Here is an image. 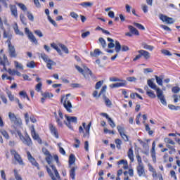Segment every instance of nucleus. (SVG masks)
<instances>
[{"label":"nucleus","instance_id":"f257e3e1","mask_svg":"<svg viewBox=\"0 0 180 180\" xmlns=\"http://www.w3.org/2000/svg\"><path fill=\"white\" fill-rule=\"evenodd\" d=\"M67 121H64L65 124L70 129V130H74V127L72 126V123H75L77 124L78 123V118L77 117H70L67 115H65Z\"/></svg>","mask_w":180,"mask_h":180},{"label":"nucleus","instance_id":"f03ea898","mask_svg":"<svg viewBox=\"0 0 180 180\" xmlns=\"http://www.w3.org/2000/svg\"><path fill=\"white\" fill-rule=\"evenodd\" d=\"M17 134L20 140L22 141L23 144H25V146H28V147H30V146H32V139H30V136H29L27 134L25 135V136H23L20 131H17Z\"/></svg>","mask_w":180,"mask_h":180},{"label":"nucleus","instance_id":"7ed1b4c3","mask_svg":"<svg viewBox=\"0 0 180 180\" xmlns=\"http://www.w3.org/2000/svg\"><path fill=\"white\" fill-rule=\"evenodd\" d=\"M68 96H71V94H66L65 99L63 102V106L65 109H66L67 112L71 113L72 112V104L71 103L70 99H68Z\"/></svg>","mask_w":180,"mask_h":180},{"label":"nucleus","instance_id":"20e7f679","mask_svg":"<svg viewBox=\"0 0 180 180\" xmlns=\"http://www.w3.org/2000/svg\"><path fill=\"white\" fill-rule=\"evenodd\" d=\"M6 43H8V53L10 57L13 58L18 57V53H16V50L15 49V46L12 45L11 39L7 40Z\"/></svg>","mask_w":180,"mask_h":180},{"label":"nucleus","instance_id":"39448f33","mask_svg":"<svg viewBox=\"0 0 180 180\" xmlns=\"http://www.w3.org/2000/svg\"><path fill=\"white\" fill-rule=\"evenodd\" d=\"M155 91H156L157 97L160 99L162 105L167 106V100H165V97L164 96V91H162L160 87Z\"/></svg>","mask_w":180,"mask_h":180},{"label":"nucleus","instance_id":"423d86ee","mask_svg":"<svg viewBox=\"0 0 180 180\" xmlns=\"http://www.w3.org/2000/svg\"><path fill=\"white\" fill-rule=\"evenodd\" d=\"M165 143H166V147L170 150L171 151H173V153H176V150L175 149V141H174L172 139L169 138H165L164 139ZM171 144V145H169Z\"/></svg>","mask_w":180,"mask_h":180},{"label":"nucleus","instance_id":"0eeeda50","mask_svg":"<svg viewBox=\"0 0 180 180\" xmlns=\"http://www.w3.org/2000/svg\"><path fill=\"white\" fill-rule=\"evenodd\" d=\"M82 126L85 130V132L83 135V137L85 139V138H87V139H89V136H90V130H91V126H92V122H90L88 125L86 126V123L85 122H83L82 123Z\"/></svg>","mask_w":180,"mask_h":180},{"label":"nucleus","instance_id":"6e6552de","mask_svg":"<svg viewBox=\"0 0 180 180\" xmlns=\"http://www.w3.org/2000/svg\"><path fill=\"white\" fill-rule=\"evenodd\" d=\"M8 117L12 123H14V124H21L22 121L20 118L16 117V115H15V113L12 112H8Z\"/></svg>","mask_w":180,"mask_h":180},{"label":"nucleus","instance_id":"1a4fd4ad","mask_svg":"<svg viewBox=\"0 0 180 180\" xmlns=\"http://www.w3.org/2000/svg\"><path fill=\"white\" fill-rule=\"evenodd\" d=\"M117 129L118 130L119 134H120L122 139H123V140H124L125 141H129V136H127L126 134V131L124 130V127L118 125L117 127Z\"/></svg>","mask_w":180,"mask_h":180},{"label":"nucleus","instance_id":"9d476101","mask_svg":"<svg viewBox=\"0 0 180 180\" xmlns=\"http://www.w3.org/2000/svg\"><path fill=\"white\" fill-rule=\"evenodd\" d=\"M12 154L13 155L15 161H17L19 165H25V163L23 162V160L22 159V157H20V155H19L18 152L13 150Z\"/></svg>","mask_w":180,"mask_h":180},{"label":"nucleus","instance_id":"9b49d317","mask_svg":"<svg viewBox=\"0 0 180 180\" xmlns=\"http://www.w3.org/2000/svg\"><path fill=\"white\" fill-rule=\"evenodd\" d=\"M160 19L162 22H165L166 23H169V25H172V23H174V22H175V20H174V18H169V17H168L167 15H164L162 14H161L160 15Z\"/></svg>","mask_w":180,"mask_h":180},{"label":"nucleus","instance_id":"f8f14e48","mask_svg":"<svg viewBox=\"0 0 180 180\" xmlns=\"http://www.w3.org/2000/svg\"><path fill=\"white\" fill-rule=\"evenodd\" d=\"M31 135L34 140L38 141V143H39V144H41V139H40V136L36 133V129H34V125L32 126Z\"/></svg>","mask_w":180,"mask_h":180},{"label":"nucleus","instance_id":"ddd939ff","mask_svg":"<svg viewBox=\"0 0 180 180\" xmlns=\"http://www.w3.org/2000/svg\"><path fill=\"white\" fill-rule=\"evenodd\" d=\"M120 82L112 84L110 85V88H120V86H126L127 82L126 80H120Z\"/></svg>","mask_w":180,"mask_h":180},{"label":"nucleus","instance_id":"4468645a","mask_svg":"<svg viewBox=\"0 0 180 180\" xmlns=\"http://www.w3.org/2000/svg\"><path fill=\"white\" fill-rule=\"evenodd\" d=\"M136 171L139 176H144L146 175V170L144 169V165H138Z\"/></svg>","mask_w":180,"mask_h":180},{"label":"nucleus","instance_id":"2eb2a0df","mask_svg":"<svg viewBox=\"0 0 180 180\" xmlns=\"http://www.w3.org/2000/svg\"><path fill=\"white\" fill-rule=\"evenodd\" d=\"M154 81H155L154 78L148 79L147 84L149 87L151 88V89H153V91H156L159 87L157 86V84H155V83H154Z\"/></svg>","mask_w":180,"mask_h":180},{"label":"nucleus","instance_id":"dca6fc26","mask_svg":"<svg viewBox=\"0 0 180 180\" xmlns=\"http://www.w3.org/2000/svg\"><path fill=\"white\" fill-rule=\"evenodd\" d=\"M49 129H50L51 134L53 136H54V137H56V139H58V131L57 130V128H56V127H54V125L51 124L49 125Z\"/></svg>","mask_w":180,"mask_h":180},{"label":"nucleus","instance_id":"f3484780","mask_svg":"<svg viewBox=\"0 0 180 180\" xmlns=\"http://www.w3.org/2000/svg\"><path fill=\"white\" fill-rule=\"evenodd\" d=\"M138 53H139V54H141V57H143L145 60H148L150 57H151L148 51L143 49L138 51Z\"/></svg>","mask_w":180,"mask_h":180},{"label":"nucleus","instance_id":"a211bd4d","mask_svg":"<svg viewBox=\"0 0 180 180\" xmlns=\"http://www.w3.org/2000/svg\"><path fill=\"white\" fill-rule=\"evenodd\" d=\"M151 157L153 159V161L155 162H157V158H155V141H153L152 143V148H151Z\"/></svg>","mask_w":180,"mask_h":180},{"label":"nucleus","instance_id":"6ab92c4d","mask_svg":"<svg viewBox=\"0 0 180 180\" xmlns=\"http://www.w3.org/2000/svg\"><path fill=\"white\" fill-rule=\"evenodd\" d=\"M128 29L130 33H131V34H134L135 36H140V33L139 32V30H137V29H136L132 25H129Z\"/></svg>","mask_w":180,"mask_h":180},{"label":"nucleus","instance_id":"aec40b11","mask_svg":"<svg viewBox=\"0 0 180 180\" xmlns=\"http://www.w3.org/2000/svg\"><path fill=\"white\" fill-rule=\"evenodd\" d=\"M10 9L14 18H18V8L15 5H10Z\"/></svg>","mask_w":180,"mask_h":180},{"label":"nucleus","instance_id":"412c9836","mask_svg":"<svg viewBox=\"0 0 180 180\" xmlns=\"http://www.w3.org/2000/svg\"><path fill=\"white\" fill-rule=\"evenodd\" d=\"M145 89H146V95L149 96V98H152V99H154L156 98L157 96H155V94L152 90H150L148 87H145Z\"/></svg>","mask_w":180,"mask_h":180},{"label":"nucleus","instance_id":"4be33fe9","mask_svg":"<svg viewBox=\"0 0 180 180\" xmlns=\"http://www.w3.org/2000/svg\"><path fill=\"white\" fill-rule=\"evenodd\" d=\"M127 155L129 160H131V162H133L134 161V154L133 152V148H131L129 149L127 152Z\"/></svg>","mask_w":180,"mask_h":180},{"label":"nucleus","instance_id":"5701e85b","mask_svg":"<svg viewBox=\"0 0 180 180\" xmlns=\"http://www.w3.org/2000/svg\"><path fill=\"white\" fill-rule=\"evenodd\" d=\"M50 167L52 168L53 171H54V174H55L56 179L60 180L61 178L60 176V174L58 173V171L56 168V166H54L53 165H50Z\"/></svg>","mask_w":180,"mask_h":180},{"label":"nucleus","instance_id":"b1692460","mask_svg":"<svg viewBox=\"0 0 180 180\" xmlns=\"http://www.w3.org/2000/svg\"><path fill=\"white\" fill-rule=\"evenodd\" d=\"M75 163V155L70 154L69 157V168H71V165Z\"/></svg>","mask_w":180,"mask_h":180},{"label":"nucleus","instance_id":"393cba45","mask_svg":"<svg viewBox=\"0 0 180 180\" xmlns=\"http://www.w3.org/2000/svg\"><path fill=\"white\" fill-rule=\"evenodd\" d=\"M28 38L30 40V41H32V43H34V44H37V39H36V37H34L33 33L29 34Z\"/></svg>","mask_w":180,"mask_h":180},{"label":"nucleus","instance_id":"a878e982","mask_svg":"<svg viewBox=\"0 0 180 180\" xmlns=\"http://www.w3.org/2000/svg\"><path fill=\"white\" fill-rule=\"evenodd\" d=\"M56 62L53 61L51 59H50L49 60H48L46 62V67L47 68H49V70H51L53 68V65H56Z\"/></svg>","mask_w":180,"mask_h":180},{"label":"nucleus","instance_id":"bb28decb","mask_svg":"<svg viewBox=\"0 0 180 180\" xmlns=\"http://www.w3.org/2000/svg\"><path fill=\"white\" fill-rule=\"evenodd\" d=\"M115 50L116 53H120V50H122V45H120V42H119V41H115Z\"/></svg>","mask_w":180,"mask_h":180},{"label":"nucleus","instance_id":"cd10ccee","mask_svg":"<svg viewBox=\"0 0 180 180\" xmlns=\"http://www.w3.org/2000/svg\"><path fill=\"white\" fill-rule=\"evenodd\" d=\"M29 161L32 165H34V167H37V169H40L39 165L37 162H36V159H34V158L30 159Z\"/></svg>","mask_w":180,"mask_h":180},{"label":"nucleus","instance_id":"c85d7f7f","mask_svg":"<svg viewBox=\"0 0 180 180\" xmlns=\"http://www.w3.org/2000/svg\"><path fill=\"white\" fill-rule=\"evenodd\" d=\"M71 169L70 171V176L72 178V179H75V169H77V167H70Z\"/></svg>","mask_w":180,"mask_h":180},{"label":"nucleus","instance_id":"c756f323","mask_svg":"<svg viewBox=\"0 0 180 180\" xmlns=\"http://www.w3.org/2000/svg\"><path fill=\"white\" fill-rule=\"evenodd\" d=\"M46 171L49 175V176H51L52 180H58V179H57V177L56 178L54 176V174H53V172H51V169L49 168V167L46 166Z\"/></svg>","mask_w":180,"mask_h":180},{"label":"nucleus","instance_id":"7c9ffc66","mask_svg":"<svg viewBox=\"0 0 180 180\" xmlns=\"http://www.w3.org/2000/svg\"><path fill=\"white\" fill-rule=\"evenodd\" d=\"M1 30H4L3 37L4 39H11V37H12V34H11L9 32H6V30L4 27V25L3 29H1Z\"/></svg>","mask_w":180,"mask_h":180},{"label":"nucleus","instance_id":"2f4dec72","mask_svg":"<svg viewBox=\"0 0 180 180\" xmlns=\"http://www.w3.org/2000/svg\"><path fill=\"white\" fill-rule=\"evenodd\" d=\"M142 46L145 50H149L150 51H153V50H154V46L148 45L146 43H143Z\"/></svg>","mask_w":180,"mask_h":180},{"label":"nucleus","instance_id":"473e14b6","mask_svg":"<svg viewBox=\"0 0 180 180\" xmlns=\"http://www.w3.org/2000/svg\"><path fill=\"white\" fill-rule=\"evenodd\" d=\"M0 133H1L3 137H5L6 140H9V134L5 129L0 130Z\"/></svg>","mask_w":180,"mask_h":180},{"label":"nucleus","instance_id":"72a5a7b5","mask_svg":"<svg viewBox=\"0 0 180 180\" xmlns=\"http://www.w3.org/2000/svg\"><path fill=\"white\" fill-rule=\"evenodd\" d=\"M59 47H60L61 50H63L65 54H68V53H70L68 48L65 45L60 44Z\"/></svg>","mask_w":180,"mask_h":180},{"label":"nucleus","instance_id":"f704fd0d","mask_svg":"<svg viewBox=\"0 0 180 180\" xmlns=\"http://www.w3.org/2000/svg\"><path fill=\"white\" fill-rule=\"evenodd\" d=\"M99 54H102V52H101L99 49H95L94 53H90V56H91V57H96V56H99Z\"/></svg>","mask_w":180,"mask_h":180},{"label":"nucleus","instance_id":"c9c22d12","mask_svg":"<svg viewBox=\"0 0 180 180\" xmlns=\"http://www.w3.org/2000/svg\"><path fill=\"white\" fill-rule=\"evenodd\" d=\"M41 58H42V60H44V61H45V63H47L48 61H49V60H51L50 58H49V56H47L44 53H41Z\"/></svg>","mask_w":180,"mask_h":180},{"label":"nucleus","instance_id":"e433bc0d","mask_svg":"<svg viewBox=\"0 0 180 180\" xmlns=\"http://www.w3.org/2000/svg\"><path fill=\"white\" fill-rule=\"evenodd\" d=\"M168 108L171 110H180V106H175L172 104H169Z\"/></svg>","mask_w":180,"mask_h":180},{"label":"nucleus","instance_id":"4c0bfd02","mask_svg":"<svg viewBox=\"0 0 180 180\" xmlns=\"http://www.w3.org/2000/svg\"><path fill=\"white\" fill-rule=\"evenodd\" d=\"M172 92L173 94H179L180 92V87L178 86H173L172 88Z\"/></svg>","mask_w":180,"mask_h":180},{"label":"nucleus","instance_id":"58836bf2","mask_svg":"<svg viewBox=\"0 0 180 180\" xmlns=\"http://www.w3.org/2000/svg\"><path fill=\"white\" fill-rule=\"evenodd\" d=\"M14 64L15 66V68L18 69V70H23V65H22V63H20L18 61H14Z\"/></svg>","mask_w":180,"mask_h":180},{"label":"nucleus","instance_id":"ea45409f","mask_svg":"<svg viewBox=\"0 0 180 180\" xmlns=\"http://www.w3.org/2000/svg\"><path fill=\"white\" fill-rule=\"evenodd\" d=\"M99 43H101L103 49H105V47H106V41H105V39H103V37H100L98 39Z\"/></svg>","mask_w":180,"mask_h":180},{"label":"nucleus","instance_id":"a19ab883","mask_svg":"<svg viewBox=\"0 0 180 180\" xmlns=\"http://www.w3.org/2000/svg\"><path fill=\"white\" fill-rule=\"evenodd\" d=\"M20 96H22V98H26L27 101H30V98H29V96H27V94L25 91H20L19 93Z\"/></svg>","mask_w":180,"mask_h":180},{"label":"nucleus","instance_id":"79ce46f5","mask_svg":"<svg viewBox=\"0 0 180 180\" xmlns=\"http://www.w3.org/2000/svg\"><path fill=\"white\" fill-rule=\"evenodd\" d=\"M41 86H43V84L41 82H39L35 86V91H37V92H40V91H41Z\"/></svg>","mask_w":180,"mask_h":180},{"label":"nucleus","instance_id":"37998d69","mask_svg":"<svg viewBox=\"0 0 180 180\" xmlns=\"http://www.w3.org/2000/svg\"><path fill=\"white\" fill-rule=\"evenodd\" d=\"M134 25L136 26V27H138L140 30H146V28L143 25L139 23V22H134Z\"/></svg>","mask_w":180,"mask_h":180},{"label":"nucleus","instance_id":"c03bdc74","mask_svg":"<svg viewBox=\"0 0 180 180\" xmlns=\"http://www.w3.org/2000/svg\"><path fill=\"white\" fill-rule=\"evenodd\" d=\"M20 21L22 22V25H25V26H26V25H27V23H26V17H25V15L23 14L20 15Z\"/></svg>","mask_w":180,"mask_h":180},{"label":"nucleus","instance_id":"a18cd8bd","mask_svg":"<svg viewBox=\"0 0 180 180\" xmlns=\"http://www.w3.org/2000/svg\"><path fill=\"white\" fill-rule=\"evenodd\" d=\"M27 16L31 22H33L34 20V16H33V14L29 11L27 13Z\"/></svg>","mask_w":180,"mask_h":180},{"label":"nucleus","instance_id":"49530a36","mask_svg":"<svg viewBox=\"0 0 180 180\" xmlns=\"http://www.w3.org/2000/svg\"><path fill=\"white\" fill-rule=\"evenodd\" d=\"M81 6H83L84 8H88L92 6V3L91 2H83L80 4Z\"/></svg>","mask_w":180,"mask_h":180},{"label":"nucleus","instance_id":"de8ad7c7","mask_svg":"<svg viewBox=\"0 0 180 180\" xmlns=\"http://www.w3.org/2000/svg\"><path fill=\"white\" fill-rule=\"evenodd\" d=\"M83 71H85L86 72H88L89 75L91 76V78H95V76L92 74V71L89 70V68L84 67Z\"/></svg>","mask_w":180,"mask_h":180},{"label":"nucleus","instance_id":"09e8293b","mask_svg":"<svg viewBox=\"0 0 180 180\" xmlns=\"http://www.w3.org/2000/svg\"><path fill=\"white\" fill-rule=\"evenodd\" d=\"M18 6H19V8H20V9H22V11H23L24 12L27 11V8L26 7V6L22 3H18Z\"/></svg>","mask_w":180,"mask_h":180},{"label":"nucleus","instance_id":"8fccbe9b","mask_svg":"<svg viewBox=\"0 0 180 180\" xmlns=\"http://www.w3.org/2000/svg\"><path fill=\"white\" fill-rule=\"evenodd\" d=\"M155 79H156V82L158 85H160V86H162V79H161L160 77L158 76H155Z\"/></svg>","mask_w":180,"mask_h":180},{"label":"nucleus","instance_id":"3c124183","mask_svg":"<svg viewBox=\"0 0 180 180\" xmlns=\"http://www.w3.org/2000/svg\"><path fill=\"white\" fill-rule=\"evenodd\" d=\"M104 101L106 106H112V101H110L106 96H104Z\"/></svg>","mask_w":180,"mask_h":180},{"label":"nucleus","instance_id":"603ef678","mask_svg":"<svg viewBox=\"0 0 180 180\" xmlns=\"http://www.w3.org/2000/svg\"><path fill=\"white\" fill-rule=\"evenodd\" d=\"M115 144L117 145V148H118V150H120V146H122V140L119 139H115Z\"/></svg>","mask_w":180,"mask_h":180},{"label":"nucleus","instance_id":"864d4df0","mask_svg":"<svg viewBox=\"0 0 180 180\" xmlns=\"http://www.w3.org/2000/svg\"><path fill=\"white\" fill-rule=\"evenodd\" d=\"M14 30L17 34H19L20 36H23V32H20L19 29L18 28V24H15V27L14 28Z\"/></svg>","mask_w":180,"mask_h":180},{"label":"nucleus","instance_id":"5fc2aeb1","mask_svg":"<svg viewBox=\"0 0 180 180\" xmlns=\"http://www.w3.org/2000/svg\"><path fill=\"white\" fill-rule=\"evenodd\" d=\"M141 9L144 12V13H147V12H148V6L146 4H142Z\"/></svg>","mask_w":180,"mask_h":180},{"label":"nucleus","instance_id":"6e6d98bb","mask_svg":"<svg viewBox=\"0 0 180 180\" xmlns=\"http://www.w3.org/2000/svg\"><path fill=\"white\" fill-rule=\"evenodd\" d=\"M102 85H103V80L99 81L96 84L95 89H99V88H101V86H102Z\"/></svg>","mask_w":180,"mask_h":180},{"label":"nucleus","instance_id":"4d7b16f0","mask_svg":"<svg viewBox=\"0 0 180 180\" xmlns=\"http://www.w3.org/2000/svg\"><path fill=\"white\" fill-rule=\"evenodd\" d=\"M108 123L110 124V126L113 129L115 127H116V124H115V122H113L112 120V118H108Z\"/></svg>","mask_w":180,"mask_h":180},{"label":"nucleus","instance_id":"13d9d810","mask_svg":"<svg viewBox=\"0 0 180 180\" xmlns=\"http://www.w3.org/2000/svg\"><path fill=\"white\" fill-rule=\"evenodd\" d=\"M127 81L129 82H136L137 81V78L134 77H127Z\"/></svg>","mask_w":180,"mask_h":180},{"label":"nucleus","instance_id":"bf43d9fd","mask_svg":"<svg viewBox=\"0 0 180 180\" xmlns=\"http://www.w3.org/2000/svg\"><path fill=\"white\" fill-rule=\"evenodd\" d=\"M51 158H53V156H51V155H48L46 158V161L49 164V165H51Z\"/></svg>","mask_w":180,"mask_h":180},{"label":"nucleus","instance_id":"052dcab7","mask_svg":"<svg viewBox=\"0 0 180 180\" xmlns=\"http://www.w3.org/2000/svg\"><path fill=\"white\" fill-rule=\"evenodd\" d=\"M76 70H77V71H79L80 72V74H82V75H84V77H85V74H84V69H82V68L76 65L75 66Z\"/></svg>","mask_w":180,"mask_h":180},{"label":"nucleus","instance_id":"680f3d73","mask_svg":"<svg viewBox=\"0 0 180 180\" xmlns=\"http://www.w3.org/2000/svg\"><path fill=\"white\" fill-rule=\"evenodd\" d=\"M162 54H164L165 56H172V53L171 52H169V51L166 50V49H163L161 51Z\"/></svg>","mask_w":180,"mask_h":180},{"label":"nucleus","instance_id":"e2e57ef3","mask_svg":"<svg viewBox=\"0 0 180 180\" xmlns=\"http://www.w3.org/2000/svg\"><path fill=\"white\" fill-rule=\"evenodd\" d=\"M35 66L36 65L34 64V61H31L27 64V67H28V68H34Z\"/></svg>","mask_w":180,"mask_h":180},{"label":"nucleus","instance_id":"0e129e2a","mask_svg":"<svg viewBox=\"0 0 180 180\" xmlns=\"http://www.w3.org/2000/svg\"><path fill=\"white\" fill-rule=\"evenodd\" d=\"M38 36V37H43V32L40 31L39 30H37L34 32Z\"/></svg>","mask_w":180,"mask_h":180},{"label":"nucleus","instance_id":"69168bd1","mask_svg":"<svg viewBox=\"0 0 180 180\" xmlns=\"http://www.w3.org/2000/svg\"><path fill=\"white\" fill-rule=\"evenodd\" d=\"M136 159L138 161V165H143V161L141 160V157H140V155H136Z\"/></svg>","mask_w":180,"mask_h":180},{"label":"nucleus","instance_id":"338daca9","mask_svg":"<svg viewBox=\"0 0 180 180\" xmlns=\"http://www.w3.org/2000/svg\"><path fill=\"white\" fill-rule=\"evenodd\" d=\"M1 176L3 180H6V174H5V170H1Z\"/></svg>","mask_w":180,"mask_h":180},{"label":"nucleus","instance_id":"774afa93","mask_svg":"<svg viewBox=\"0 0 180 180\" xmlns=\"http://www.w3.org/2000/svg\"><path fill=\"white\" fill-rule=\"evenodd\" d=\"M89 34H91V32L87 31V32L82 34V39H85L86 37H88V36H89Z\"/></svg>","mask_w":180,"mask_h":180}]
</instances>
